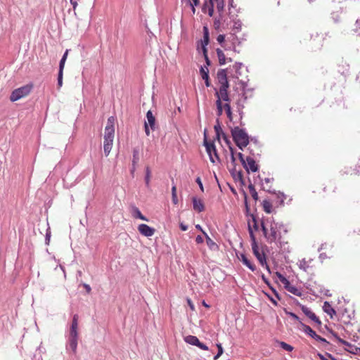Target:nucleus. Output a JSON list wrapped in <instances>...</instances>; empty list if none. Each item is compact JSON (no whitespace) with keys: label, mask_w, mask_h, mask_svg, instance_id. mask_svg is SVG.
Returning <instances> with one entry per match:
<instances>
[{"label":"nucleus","mask_w":360,"mask_h":360,"mask_svg":"<svg viewBox=\"0 0 360 360\" xmlns=\"http://www.w3.org/2000/svg\"><path fill=\"white\" fill-rule=\"evenodd\" d=\"M300 308L302 312L311 320L314 321V319H317V316L316 314L312 312L308 307L304 305L300 304Z\"/></svg>","instance_id":"22"},{"label":"nucleus","mask_w":360,"mask_h":360,"mask_svg":"<svg viewBox=\"0 0 360 360\" xmlns=\"http://www.w3.org/2000/svg\"><path fill=\"white\" fill-rule=\"evenodd\" d=\"M238 156L243 166H245L246 159H244L243 155L241 153H238Z\"/></svg>","instance_id":"56"},{"label":"nucleus","mask_w":360,"mask_h":360,"mask_svg":"<svg viewBox=\"0 0 360 360\" xmlns=\"http://www.w3.org/2000/svg\"><path fill=\"white\" fill-rule=\"evenodd\" d=\"M240 83L241 84V86L243 88V101H242L240 99L237 102V108L238 109V108H240V109H243L244 108V103L245 101H246L247 99V96H245L246 94V86H247V83L245 82H243V81H240Z\"/></svg>","instance_id":"14"},{"label":"nucleus","mask_w":360,"mask_h":360,"mask_svg":"<svg viewBox=\"0 0 360 360\" xmlns=\"http://www.w3.org/2000/svg\"><path fill=\"white\" fill-rule=\"evenodd\" d=\"M224 108L226 110V115H227V117L229 118V120L230 121H232L233 120V117H232V112H231V105L229 103H225L224 105Z\"/></svg>","instance_id":"34"},{"label":"nucleus","mask_w":360,"mask_h":360,"mask_svg":"<svg viewBox=\"0 0 360 360\" xmlns=\"http://www.w3.org/2000/svg\"><path fill=\"white\" fill-rule=\"evenodd\" d=\"M220 84L221 86L219 90H221L222 91H228V89L229 88V83L228 80H226L225 82H224L221 83Z\"/></svg>","instance_id":"48"},{"label":"nucleus","mask_w":360,"mask_h":360,"mask_svg":"<svg viewBox=\"0 0 360 360\" xmlns=\"http://www.w3.org/2000/svg\"><path fill=\"white\" fill-rule=\"evenodd\" d=\"M193 208L198 212H201L205 210V205L203 202L194 196L192 198Z\"/></svg>","instance_id":"12"},{"label":"nucleus","mask_w":360,"mask_h":360,"mask_svg":"<svg viewBox=\"0 0 360 360\" xmlns=\"http://www.w3.org/2000/svg\"><path fill=\"white\" fill-rule=\"evenodd\" d=\"M300 325L302 328V330L311 338H314V336H316V333L314 330H312V328L310 326L302 322H300Z\"/></svg>","instance_id":"23"},{"label":"nucleus","mask_w":360,"mask_h":360,"mask_svg":"<svg viewBox=\"0 0 360 360\" xmlns=\"http://www.w3.org/2000/svg\"><path fill=\"white\" fill-rule=\"evenodd\" d=\"M50 238H51V231L48 229L46 231V237H45V243L46 245L49 244Z\"/></svg>","instance_id":"57"},{"label":"nucleus","mask_w":360,"mask_h":360,"mask_svg":"<svg viewBox=\"0 0 360 360\" xmlns=\"http://www.w3.org/2000/svg\"><path fill=\"white\" fill-rule=\"evenodd\" d=\"M284 288L292 294L300 297L302 295L301 291L297 288L295 286L290 284V282L288 281V284L284 285Z\"/></svg>","instance_id":"18"},{"label":"nucleus","mask_w":360,"mask_h":360,"mask_svg":"<svg viewBox=\"0 0 360 360\" xmlns=\"http://www.w3.org/2000/svg\"><path fill=\"white\" fill-rule=\"evenodd\" d=\"M214 129L216 133V138L219 141H220L221 135L224 133V131L221 127L219 120L218 119L217 120V123L214 125Z\"/></svg>","instance_id":"26"},{"label":"nucleus","mask_w":360,"mask_h":360,"mask_svg":"<svg viewBox=\"0 0 360 360\" xmlns=\"http://www.w3.org/2000/svg\"><path fill=\"white\" fill-rule=\"evenodd\" d=\"M210 1L209 0H205L204 3H203V5H202V12L205 13L207 9L209 8L210 7Z\"/></svg>","instance_id":"50"},{"label":"nucleus","mask_w":360,"mask_h":360,"mask_svg":"<svg viewBox=\"0 0 360 360\" xmlns=\"http://www.w3.org/2000/svg\"><path fill=\"white\" fill-rule=\"evenodd\" d=\"M184 341L191 345L196 346L202 350H208V347L204 343L201 342L199 339L194 335H188L184 338Z\"/></svg>","instance_id":"7"},{"label":"nucleus","mask_w":360,"mask_h":360,"mask_svg":"<svg viewBox=\"0 0 360 360\" xmlns=\"http://www.w3.org/2000/svg\"><path fill=\"white\" fill-rule=\"evenodd\" d=\"M243 195H244V203H245V215L250 216V206L248 202V195L247 193L243 191Z\"/></svg>","instance_id":"38"},{"label":"nucleus","mask_w":360,"mask_h":360,"mask_svg":"<svg viewBox=\"0 0 360 360\" xmlns=\"http://www.w3.org/2000/svg\"><path fill=\"white\" fill-rule=\"evenodd\" d=\"M313 321H314L319 327V331L322 333H324V331L323 330V328H322V323L320 321V319L317 317V319H314Z\"/></svg>","instance_id":"53"},{"label":"nucleus","mask_w":360,"mask_h":360,"mask_svg":"<svg viewBox=\"0 0 360 360\" xmlns=\"http://www.w3.org/2000/svg\"><path fill=\"white\" fill-rule=\"evenodd\" d=\"M144 180H145L146 186L147 187H149L150 180V170L149 167H146V175H145Z\"/></svg>","instance_id":"39"},{"label":"nucleus","mask_w":360,"mask_h":360,"mask_svg":"<svg viewBox=\"0 0 360 360\" xmlns=\"http://www.w3.org/2000/svg\"><path fill=\"white\" fill-rule=\"evenodd\" d=\"M217 79L219 83L221 84L222 82H225L227 79V69H220L217 72Z\"/></svg>","instance_id":"21"},{"label":"nucleus","mask_w":360,"mask_h":360,"mask_svg":"<svg viewBox=\"0 0 360 360\" xmlns=\"http://www.w3.org/2000/svg\"><path fill=\"white\" fill-rule=\"evenodd\" d=\"M313 339H314L316 341L323 342V343L326 344V345H330L329 342H328L325 338H322L321 336H320L317 334H316V336H314V338Z\"/></svg>","instance_id":"44"},{"label":"nucleus","mask_w":360,"mask_h":360,"mask_svg":"<svg viewBox=\"0 0 360 360\" xmlns=\"http://www.w3.org/2000/svg\"><path fill=\"white\" fill-rule=\"evenodd\" d=\"M242 66H243V63H240V62H236L233 65V68L236 71V77H238L241 75V73L240 72V70L242 68Z\"/></svg>","instance_id":"40"},{"label":"nucleus","mask_w":360,"mask_h":360,"mask_svg":"<svg viewBox=\"0 0 360 360\" xmlns=\"http://www.w3.org/2000/svg\"><path fill=\"white\" fill-rule=\"evenodd\" d=\"M172 202L174 205L178 204L179 200H178V198H177V195H176V186H173L172 188Z\"/></svg>","instance_id":"35"},{"label":"nucleus","mask_w":360,"mask_h":360,"mask_svg":"<svg viewBox=\"0 0 360 360\" xmlns=\"http://www.w3.org/2000/svg\"><path fill=\"white\" fill-rule=\"evenodd\" d=\"M216 105H217V115H218V116H220L222 115L223 107H224L222 105L221 101H220V99H217L216 101Z\"/></svg>","instance_id":"42"},{"label":"nucleus","mask_w":360,"mask_h":360,"mask_svg":"<svg viewBox=\"0 0 360 360\" xmlns=\"http://www.w3.org/2000/svg\"><path fill=\"white\" fill-rule=\"evenodd\" d=\"M146 119L148 125L150 126V128L154 131L155 129V117L153 115L151 110H148L146 113Z\"/></svg>","instance_id":"17"},{"label":"nucleus","mask_w":360,"mask_h":360,"mask_svg":"<svg viewBox=\"0 0 360 360\" xmlns=\"http://www.w3.org/2000/svg\"><path fill=\"white\" fill-rule=\"evenodd\" d=\"M242 22L240 20H236L233 21V30L236 32H239L241 30Z\"/></svg>","instance_id":"41"},{"label":"nucleus","mask_w":360,"mask_h":360,"mask_svg":"<svg viewBox=\"0 0 360 360\" xmlns=\"http://www.w3.org/2000/svg\"><path fill=\"white\" fill-rule=\"evenodd\" d=\"M262 207H263V209L265 212H266L268 214L271 212L272 205H271V203L269 200H263Z\"/></svg>","instance_id":"28"},{"label":"nucleus","mask_w":360,"mask_h":360,"mask_svg":"<svg viewBox=\"0 0 360 360\" xmlns=\"http://www.w3.org/2000/svg\"><path fill=\"white\" fill-rule=\"evenodd\" d=\"M352 32L356 36H360V18L356 20L354 27L352 30Z\"/></svg>","instance_id":"33"},{"label":"nucleus","mask_w":360,"mask_h":360,"mask_svg":"<svg viewBox=\"0 0 360 360\" xmlns=\"http://www.w3.org/2000/svg\"><path fill=\"white\" fill-rule=\"evenodd\" d=\"M231 174L236 181H238V180H242V171L236 172L235 169H233L232 171H231Z\"/></svg>","instance_id":"31"},{"label":"nucleus","mask_w":360,"mask_h":360,"mask_svg":"<svg viewBox=\"0 0 360 360\" xmlns=\"http://www.w3.org/2000/svg\"><path fill=\"white\" fill-rule=\"evenodd\" d=\"M270 289L271 290L274 295L276 297V298L281 300V297L278 292L276 291V290L273 286H270Z\"/></svg>","instance_id":"61"},{"label":"nucleus","mask_w":360,"mask_h":360,"mask_svg":"<svg viewBox=\"0 0 360 360\" xmlns=\"http://www.w3.org/2000/svg\"><path fill=\"white\" fill-rule=\"evenodd\" d=\"M131 214L134 218L140 219L143 221H148V219L143 215L139 209L135 205L131 206Z\"/></svg>","instance_id":"13"},{"label":"nucleus","mask_w":360,"mask_h":360,"mask_svg":"<svg viewBox=\"0 0 360 360\" xmlns=\"http://www.w3.org/2000/svg\"><path fill=\"white\" fill-rule=\"evenodd\" d=\"M116 117L110 116L108 117L104 134H115V123Z\"/></svg>","instance_id":"11"},{"label":"nucleus","mask_w":360,"mask_h":360,"mask_svg":"<svg viewBox=\"0 0 360 360\" xmlns=\"http://www.w3.org/2000/svg\"><path fill=\"white\" fill-rule=\"evenodd\" d=\"M324 356L330 359V360H338V359H336L335 356H333L330 353H328V352H326V354H324Z\"/></svg>","instance_id":"64"},{"label":"nucleus","mask_w":360,"mask_h":360,"mask_svg":"<svg viewBox=\"0 0 360 360\" xmlns=\"http://www.w3.org/2000/svg\"><path fill=\"white\" fill-rule=\"evenodd\" d=\"M82 285L85 288L86 292L88 294H89L91 292V288L90 285L89 284H86V283H83Z\"/></svg>","instance_id":"62"},{"label":"nucleus","mask_w":360,"mask_h":360,"mask_svg":"<svg viewBox=\"0 0 360 360\" xmlns=\"http://www.w3.org/2000/svg\"><path fill=\"white\" fill-rule=\"evenodd\" d=\"M252 252H253L254 255L255 256V257L257 258V259L258 260V262H259L261 266H264V264H266V255L263 252H259V246L256 247V248H252Z\"/></svg>","instance_id":"10"},{"label":"nucleus","mask_w":360,"mask_h":360,"mask_svg":"<svg viewBox=\"0 0 360 360\" xmlns=\"http://www.w3.org/2000/svg\"><path fill=\"white\" fill-rule=\"evenodd\" d=\"M210 1V7L207 8L209 16L212 17L214 13V3L213 0H209Z\"/></svg>","instance_id":"47"},{"label":"nucleus","mask_w":360,"mask_h":360,"mask_svg":"<svg viewBox=\"0 0 360 360\" xmlns=\"http://www.w3.org/2000/svg\"><path fill=\"white\" fill-rule=\"evenodd\" d=\"M231 136L236 145L240 149L243 150L250 142L249 136L245 129H240L235 127L231 129Z\"/></svg>","instance_id":"2"},{"label":"nucleus","mask_w":360,"mask_h":360,"mask_svg":"<svg viewBox=\"0 0 360 360\" xmlns=\"http://www.w3.org/2000/svg\"><path fill=\"white\" fill-rule=\"evenodd\" d=\"M324 356L330 359V360H338V359H336L335 356H333L330 353H328V352H326V354H324Z\"/></svg>","instance_id":"63"},{"label":"nucleus","mask_w":360,"mask_h":360,"mask_svg":"<svg viewBox=\"0 0 360 360\" xmlns=\"http://www.w3.org/2000/svg\"><path fill=\"white\" fill-rule=\"evenodd\" d=\"M284 311H285V313L287 315H288V316H290V317H292L294 320L297 321H299L300 323L301 322V321H300V318H299V316H298L297 315H296L295 313L291 312V311H287L286 309H284Z\"/></svg>","instance_id":"45"},{"label":"nucleus","mask_w":360,"mask_h":360,"mask_svg":"<svg viewBox=\"0 0 360 360\" xmlns=\"http://www.w3.org/2000/svg\"><path fill=\"white\" fill-rule=\"evenodd\" d=\"M32 89V84H27L13 90L10 96V100L12 102L18 101L27 96L31 92Z\"/></svg>","instance_id":"4"},{"label":"nucleus","mask_w":360,"mask_h":360,"mask_svg":"<svg viewBox=\"0 0 360 360\" xmlns=\"http://www.w3.org/2000/svg\"><path fill=\"white\" fill-rule=\"evenodd\" d=\"M223 138V139L224 140V141L226 142V143L227 145H229V146H231V141L229 139V137L227 136V135L224 132L221 135Z\"/></svg>","instance_id":"59"},{"label":"nucleus","mask_w":360,"mask_h":360,"mask_svg":"<svg viewBox=\"0 0 360 360\" xmlns=\"http://www.w3.org/2000/svg\"><path fill=\"white\" fill-rule=\"evenodd\" d=\"M215 96H217V99H220V101H224L228 102L230 101L228 91H222L221 90L219 89V91H216Z\"/></svg>","instance_id":"20"},{"label":"nucleus","mask_w":360,"mask_h":360,"mask_svg":"<svg viewBox=\"0 0 360 360\" xmlns=\"http://www.w3.org/2000/svg\"><path fill=\"white\" fill-rule=\"evenodd\" d=\"M115 134H104L103 150L104 154L108 157L111 151Z\"/></svg>","instance_id":"5"},{"label":"nucleus","mask_w":360,"mask_h":360,"mask_svg":"<svg viewBox=\"0 0 360 360\" xmlns=\"http://www.w3.org/2000/svg\"><path fill=\"white\" fill-rule=\"evenodd\" d=\"M249 181H250V179H249ZM248 188H249L250 193L252 198L255 200H258L257 192L256 191L254 185L251 182H250V184L248 185Z\"/></svg>","instance_id":"29"},{"label":"nucleus","mask_w":360,"mask_h":360,"mask_svg":"<svg viewBox=\"0 0 360 360\" xmlns=\"http://www.w3.org/2000/svg\"><path fill=\"white\" fill-rule=\"evenodd\" d=\"M210 42V35H203V39L201 40V48L202 51H204V50H207V46Z\"/></svg>","instance_id":"30"},{"label":"nucleus","mask_w":360,"mask_h":360,"mask_svg":"<svg viewBox=\"0 0 360 360\" xmlns=\"http://www.w3.org/2000/svg\"><path fill=\"white\" fill-rule=\"evenodd\" d=\"M204 146L206 148V151L209 155L210 160L212 162H215V159L214 158V156H212V152H215L216 146L214 145V143L213 141H208L206 131L204 132Z\"/></svg>","instance_id":"6"},{"label":"nucleus","mask_w":360,"mask_h":360,"mask_svg":"<svg viewBox=\"0 0 360 360\" xmlns=\"http://www.w3.org/2000/svg\"><path fill=\"white\" fill-rule=\"evenodd\" d=\"M276 224H278L277 226H278V227H277V229H278V231L279 232H280V231H281V229H283V232H284V233H287V232H288V230H287V229H286V228H285V226H284L283 224H282V223H279V222H276Z\"/></svg>","instance_id":"52"},{"label":"nucleus","mask_w":360,"mask_h":360,"mask_svg":"<svg viewBox=\"0 0 360 360\" xmlns=\"http://www.w3.org/2000/svg\"><path fill=\"white\" fill-rule=\"evenodd\" d=\"M262 280L264 281L265 284H266L269 288L272 286L269 279L264 276V274H262L261 276Z\"/></svg>","instance_id":"55"},{"label":"nucleus","mask_w":360,"mask_h":360,"mask_svg":"<svg viewBox=\"0 0 360 360\" xmlns=\"http://www.w3.org/2000/svg\"><path fill=\"white\" fill-rule=\"evenodd\" d=\"M278 224H276V221L272 220L270 224V234H268L267 228L266 227L264 221L261 222V228L262 231L264 233V237L267 240L268 243H279L281 244V232H279L277 229Z\"/></svg>","instance_id":"3"},{"label":"nucleus","mask_w":360,"mask_h":360,"mask_svg":"<svg viewBox=\"0 0 360 360\" xmlns=\"http://www.w3.org/2000/svg\"><path fill=\"white\" fill-rule=\"evenodd\" d=\"M278 198H281L280 205H283L284 203V200L285 199V195L283 193L278 192Z\"/></svg>","instance_id":"51"},{"label":"nucleus","mask_w":360,"mask_h":360,"mask_svg":"<svg viewBox=\"0 0 360 360\" xmlns=\"http://www.w3.org/2000/svg\"><path fill=\"white\" fill-rule=\"evenodd\" d=\"M323 310L325 313L328 314L331 319H333V315L336 314L335 310L331 307L330 303L327 301H326L323 303Z\"/></svg>","instance_id":"19"},{"label":"nucleus","mask_w":360,"mask_h":360,"mask_svg":"<svg viewBox=\"0 0 360 360\" xmlns=\"http://www.w3.org/2000/svg\"><path fill=\"white\" fill-rule=\"evenodd\" d=\"M276 275L283 285L288 284V280L282 274H281L278 271H276Z\"/></svg>","instance_id":"43"},{"label":"nucleus","mask_w":360,"mask_h":360,"mask_svg":"<svg viewBox=\"0 0 360 360\" xmlns=\"http://www.w3.org/2000/svg\"><path fill=\"white\" fill-rule=\"evenodd\" d=\"M195 182L198 184L201 191L203 192L204 191V187H203V185H202V183L200 177H199V176L197 177L196 179H195Z\"/></svg>","instance_id":"54"},{"label":"nucleus","mask_w":360,"mask_h":360,"mask_svg":"<svg viewBox=\"0 0 360 360\" xmlns=\"http://www.w3.org/2000/svg\"><path fill=\"white\" fill-rule=\"evenodd\" d=\"M63 71L58 70V87H61L63 85Z\"/></svg>","instance_id":"46"},{"label":"nucleus","mask_w":360,"mask_h":360,"mask_svg":"<svg viewBox=\"0 0 360 360\" xmlns=\"http://www.w3.org/2000/svg\"><path fill=\"white\" fill-rule=\"evenodd\" d=\"M216 51H217V57L219 58V65H224L226 63V56H225L224 52L220 49H217Z\"/></svg>","instance_id":"27"},{"label":"nucleus","mask_w":360,"mask_h":360,"mask_svg":"<svg viewBox=\"0 0 360 360\" xmlns=\"http://www.w3.org/2000/svg\"><path fill=\"white\" fill-rule=\"evenodd\" d=\"M248 232H249V235H250V237L251 239L252 248L258 247V244L257 243L256 238H255V236L253 232V229L251 227L250 222H248Z\"/></svg>","instance_id":"24"},{"label":"nucleus","mask_w":360,"mask_h":360,"mask_svg":"<svg viewBox=\"0 0 360 360\" xmlns=\"http://www.w3.org/2000/svg\"><path fill=\"white\" fill-rule=\"evenodd\" d=\"M68 50H66L65 52L64 53L63 56H62V58L60 60L58 70L63 71L65 63L66 61L67 56H68Z\"/></svg>","instance_id":"32"},{"label":"nucleus","mask_w":360,"mask_h":360,"mask_svg":"<svg viewBox=\"0 0 360 360\" xmlns=\"http://www.w3.org/2000/svg\"><path fill=\"white\" fill-rule=\"evenodd\" d=\"M278 343L281 347L285 351L292 352L293 350V347L285 342L281 341L278 342Z\"/></svg>","instance_id":"37"},{"label":"nucleus","mask_w":360,"mask_h":360,"mask_svg":"<svg viewBox=\"0 0 360 360\" xmlns=\"http://www.w3.org/2000/svg\"><path fill=\"white\" fill-rule=\"evenodd\" d=\"M239 259L243 262V264L245 265L252 271H256L257 269L255 265L248 259V258L246 257L245 254H241Z\"/></svg>","instance_id":"15"},{"label":"nucleus","mask_w":360,"mask_h":360,"mask_svg":"<svg viewBox=\"0 0 360 360\" xmlns=\"http://www.w3.org/2000/svg\"><path fill=\"white\" fill-rule=\"evenodd\" d=\"M217 41L222 44V43L225 41V35L224 34H219L217 38Z\"/></svg>","instance_id":"60"},{"label":"nucleus","mask_w":360,"mask_h":360,"mask_svg":"<svg viewBox=\"0 0 360 360\" xmlns=\"http://www.w3.org/2000/svg\"><path fill=\"white\" fill-rule=\"evenodd\" d=\"M223 138V139L224 140V141L226 142V143L227 145H229V146H231V141L229 139V137L227 136V135L224 132L221 135Z\"/></svg>","instance_id":"58"},{"label":"nucleus","mask_w":360,"mask_h":360,"mask_svg":"<svg viewBox=\"0 0 360 360\" xmlns=\"http://www.w3.org/2000/svg\"><path fill=\"white\" fill-rule=\"evenodd\" d=\"M139 231L144 236L150 237L155 233V229L145 224H141L138 226Z\"/></svg>","instance_id":"8"},{"label":"nucleus","mask_w":360,"mask_h":360,"mask_svg":"<svg viewBox=\"0 0 360 360\" xmlns=\"http://www.w3.org/2000/svg\"><path fill=\"white\" fill-rule=\"evenodd\" d=\"M202 233L205 236L206 243H207V245L208 246V248L211 250H213V251L218 250V249H219L218 245L210 238V236L207 235V233L205 231H202Z\"/></svg>","instance_id":"16"},{"label":"nucleus","mask_w":360,"mask_h":360,"mask_svg":"<svg viewBox=\"0 0 360 360\" xmlns=\"http://www.w3.org/2000/svg\"><path fill=\"white\" fill-rule=\"evenodd\" d=\"M140 149L139 147H135L133 148V158H132V165H137L139 162Z\"/></svg>","instance_id":"25"},{"label":"nucleus","mask_w":360,"mask_h":360,"mask_svg":"<svg viewBox=\"0 0 360 360\" xmlns=\"http://www.w3.org/2000/svg\"><path fill=\"white\" fill-rule=\"evenodd\" d=\"M200 73L202 79L209 77V70L207 66H201L200 68Z\"/></svg>","instance_id":"36"},{"label":"nucleus","mask_w":360,"mask_h":360,"mask_svg":"<svg viewBox=\"0 0 360 360\" xmlns=\"http://www.w3.org/2000/svg\"><path fill=\"white\" fill-rule=\"evenodd\" d=\"M78 315L75 314L72 318V324L70 329V334L68 341L66 345V349L71 350L73 354L77 352V342H78Z\"/></svg>","instance_id":"1"},{"label":"nucleus","mask_w":360,"mask_h":360,"mask_svg":"<svg viewBox=\"0 0 360 360\" xmlns=\"http://www.w3.org/2000/svg\"><path fill=\"white\" fill-rule=\"evenodd\" d=\"M243 167L248 172H249V171L256 172L259 169V167L256 164L255 160L250 156L246 158L245 166Z\"/></svg>","instance_id":"9"},{"label":"nucleus","mask_w":360,"mask_h":360,"mask_svg":"<svg viewBox=\"0 0 360 360\" xmlns=\"http://www.w3.org/2000/svg\"><path fill=\"white\" fill-rule=\"evenodd\" d=\"M202 53H203V56H204V58H205V63H206V66H210L211 65V61L208 57V55H207V50H204V51H202Z\"/></svg>","instance_id":"49"}]
</instances>
